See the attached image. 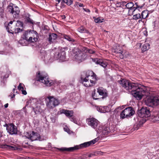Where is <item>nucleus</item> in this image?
<instances>
[{"label":"nucleus","mask_w":159,"mask_h":159,"mask_svg":"<svg viewBox=\"0 0 159 159\" xmlns=\"http://www.w3.org/2000/svg\"><path fill=\"white\" fill-rule=\"evenodd\" d=\"M118 82L124 89L127 90H131V94L137 100H140L144 96L148 97L150 93L145 87L137 83L131 82L129 80L125 79H121L117 81Z\"/></svg>","instance_id":"obj_1"},{"label":"nucleus","mask_w":159,"mask_h":159,"mask_svg":"<svg viewBox=\"0 0 159 159\" xmlns=\"http://www.w3.org/2000/svg\"><path fill=\"white\" fill-rule=\"evenodd\" d=\"M81 79L83 85L86 87H90L94 85L96 83V75L92 71L84 72Z\"/></svg>","instance_id":"obj_2"},{"label":"nucleus","mask_w":159,"mask_h":159,"mask_svg":"<svg viewBox=\"0 0 159 159\" xmlns=\"http://www.w3.org/2000/svg\"><path fill=\"white\" fill-rule=\"evenodd\" d=\"M96 142V139H95L90 141L82 143L79 145L75 146L74 147L69 148H57V149L61 151H67L69 152H72L75 150L80 149L82 148L88 147L91 145L94 144Z\"/></svg>","instance_id":"obj_3"},{"label":"nucleus","mask_w":159,"mask_h":159,"mask_svg":"<svg viewBox=\"0 0 159 159\" xmlns=\"http://www.w3.org/2000/svg\"><path fill=\"white\" fill-rule=\"evenodd\" d=\"M73 51L75 54L74 56V58L76 61L79 62L84 61L87 57L86 54L79 49L74 48Z\"/></svg>","instance_id":"obj_4"},{"label":"nucleus","mask_w":159,"mask_h":159,"mask_svg":"<svg viewBox=\"0 0 159 159\" xmlns=\"http://www.w3.org/2000/svg\"><path fill=\"white\" fill-rule=\"evenodd\" d=\"M45 100L46 105L50 109L57 106L59 103V101L53 96H48L45 98Z\"/></svg>","instance_id":"obj_5"},{"label":"nucleus","mask_w":159,"mask_h":159,"mask_svg":"<svg viewBox=\"0 0 159 159\" xmlns=\"http://www.w3.org/2000/svg\"><path fill=\"white\" fill-rule=\"evenodd\" d=\"M135 111L132 107H129L122 111L120 114V117L122 119L129 117L133 115Z\"/></svg>","instance_id":"obj_6"},{"label":"nucleus","mask_w":159,"mask_h":159,"mask_svg":"<svg viewBox=\"0 0 159 159\" xmlns=\"http://www.w3.org/2000/svg\"><path fill=\"white\" fill-rule=\"evenodd\" d=\"M146 104L148 106L153 107L159 105V96L150 97L145 100Z\"/></svg>","instance_id":"obj_7"},{"label":"nucleus","mask_w":159,"mask_h":159,"mask_svg":"<svg viewBox=\"0 0 159 159\" xmlns=\"http://www.w3.org/2000/svg\"><path fill=\"white\" fill-rule=\"evenodd\" d=\"M137 114L141 118L148 117L151 115L149 108L146 107H143L140 110H139Z\"/></svg>","instance_id":"obj_8"},{"label":"nucleus","mask_w":159,"mask_h":159,"mask_svg":"<svg viewBox=\"0 0 159 159\" xmlns=\"http://www.w3.org/2000/svg\"><path fill=\"white\" fill-rule=\"evenodd\" d=\"M8 11L11 13L14 18H17L19 14L20 11L17 6H13L12 3H10L7 8Z\"/></svg>","instance_id":"obj_9"},{"label":"nucleus","mask_w":159,"mask_h":159,"mask_svg":"<svg viewBox=\"0 0 159 159\" xmlns=\"http://www.w3.org/2000/svg\"><path fill=\"white\" fill-rule=\"evenodd\" d=\"M37 76L39 78L38 80L44 84L46 86H50L52 85V83L50 82L47 76L41 75L39 72L37 75Z\"/></svg>","instance_id":"obj_10"},{"label":"nucleus","mask_w":159,"mask_h":159,"mask_svg":"<svg viewBox=\"0 0 159 159\" xmlns=\"http://www.w3.org/2000/svg\"><path fill=\"white\" fill-rule=\"evenodd\" d=\"M3 126L6 127V130L9 134L11 135L17 134V127L13 123L6 124Z\"/></svg>","instance_id":"obj_11"},{"label":"nucleus","mask_w":159,"mask_h":159,"mask_svg":"<svg viewBox=\"0 0 159 159\" xmlns=\"http://www.w3.org/2000/svg\"><path fill=\"white\" fill-rule=\"evenodd\" d=\"M25 136L32 141L36 140L42 141L43 140L41 138L39 134L36 132L35 133L34 131H32V133L27 132Z\"/></svg>","instance_id":"obj_12"},{"label":"nucleus","mask_w":159,"mask_h":159,"mask_svg":"<svg viewBox=\"0 0 159 159\" xmlns=\"http://www.w3.org/2000/svg\"><path fill=\"white\" fill-rule=\"evenodd\" d=\"M54 59H60L61 60L64 59L66 57L65 52L63 50L56 49L54 54Z\"/></svg>","instance_id":"obj_13"},{"label":"nucleus","mask_w":159,"mask_h":159,"mask_svg":"<svg viewBox=\"0 0 159 159\" xmlns=\"http://www.w3.org/2000/svg\"><path fill=\"white\" fill-rule=\"evenodd\" d=\"M87 122L89 125L94 129L97 127L99 122L97 120L93 118L88 119Z\"/></svg>","instance_id":"obj_14"},{"label":"nucleus","mask_w":159,"mask_h":159,"mask_svg":"<svg viewBox=\"0 0 159 159\" xmlns=\"http://www.w3.org/2000/svg\"><path fill=\"white\" fill-rule=\"evenodd\" d=\"M92 61L96 64H99L104 68L106 67L107 65V62L102 59L96 58H92Z\"/></svg>","instance_id":"obj_15"},{"label":"nucleus","mask_w":159,"mask_h":159,"mask_svg":"<svg viewBox=\"0 0 159 159\" xmlns=\"http://www.w3.org/2000/svg\"><path fill=\"white\" fill-rule=\"evenodd\" d=\"M36 34V32L34 30H27L23 34V39L26 40H28L30 36H32L33 34Z\"/></svg>","instance_id":"obj_16"},{"label":"nucleus","mask_w":159,"mask_h":159,"mask_svg":"<svg viewBox=\"0 0 159 159\" xmlns=\"http://www.w3.org/2000/svg\"><path fill=\"white\" fill-rule=\"evenodd\" d=\"M30 15L29 13H25L24 14L25 18V23L28 24L29 25H34V21L31 19L30 18Z\"/></svg>","instance_id":"obj_17"},{"label":"nucleus","mask_w":159,"mask_h":159,"mask_svg":"<svg viewBox=\"0 0 159 159\" xmlns=\"http://www.w3.org/2000/svg\"><path fill=\"white\" fill-rule=\"evenodd\" d=\"M97 93H98V94L100 96H102V98H104L107 96V93L106 90L103 89L102 88H98L97 90Z\"/></svg>","instance_id":"obj_18"},{"label":"nucleus","mask_w":159,"mask_h":159,"mask_svg":"<svg viewBox=\"0 0 159 159\" xmlns=\"http://www.w3.org/2000/svg\"><path fill=\"white\" fill-rule=\"evenodd\" d=\"M57 38V35L56 34L52 33L49 35V37L48 38V40L50 43L53 42Z\"/></svg>","instance_id":"obj_19"},{"label":"nucleus","mask_w":159,"mask_h":159,"mask_svg":"<svg viewBox=\"0 0 159 159\" xmlns=\"http://www.w3.org/2000/svg\"><path fill=\"white\" fill-rule=\"evenodd\" d=\"M15 26L9 25V24H8V26L6 27L7 31L9 33L13 34L15 32Z\"/></svg>","instance_id":"obj_20"},{"label":"nucleus","mask_w":159,"mask_h":159,"mask_svg":"<svg viewBox=\"0 0 159 159\" xmlns=\"http://www.w3.org/2000/svg\"><path fill=\"white\" fill-rule=\"evenodd\" d=\"M62 112L65 114L66 116L68 117H72L73 115V111L67 110L63 109Z\"/></svg>","instance_id":"obj_21"},{"label":"nucleus","mask_w":159,"mask_h":159,"mask_svg":"<svg viewBox=\"0 0 159 159\" xmlns=\"http://www.w3.org/2000/svg\"><path fill=\"white\" fill-rule=\"evenodd\" d=\"M134 3L133 2H130L127 3L125 5L126 7L127 8L130 9L131 10H133V11H134L137 8V7H135L134 6Z\"/></svg>","instance_id":"obj_22"},{"label":"nucleus","mask_w":159,"mask_h":159,"mask_svg":"<svg viewBox=\"0 0 159 159\" xmlns=\"http://www.w3.org/2000/svg\"><path fill=\"white\" fill-rule=\"evenodd\" d=\"M56 2H58V4L61 1V3H64L66 4L67 5L70 6L72 4L73 1L72 0H55Z\"/></svg>","instance_id":"obj_23"},{"label":"nucleus","mask_w":159,"mask_h":159,"mask_svg":"<svg viewBox=\"0 0 159 159\" xmlns=\"http://www.w3.org/2000/svg\"><path fill=\"white\" fill-rule=\"evenodd\" d=\"M150 45L148 43H146L143 45L141 48L142 51L143 52L148 50L149 48Z\"/></svg>","instance_id":"obj_24"},{"label":"nucleus","mask_w":159,"mask_h":159,"mask_svg":"<svg viewBox=\"0 0 159 159\" xmlns=\"http://www.w3.org/2000/svg\"><path fill=\"white\" fill-rule=\"evenodd\" d=\"M1 148H7L12 150H15L16 148L14 146L8 145H2L1 146Z\"/></svg>","instance_id":"obj_25"},{"label":"nucleus","mask_w":159,"mask_h":159,"mask_svg":"<svg viewBox=\"0 0 159 159\" xmlns=\"http://www.w3.org/2000/svg\"><path fill=\"white\" fill-rule=\"evenodd\" d=\"M96 109L98 111L100 112L105 113L106 111V108L102 106H97L96 107Z\"/></svg>","instance_id":"obj_26"},{"label":"nucleus","mask_w":159,"mask_h":159,"mask_svg":"<svg viewBox=\"0 0 159 159\" xmlns=\"http://www.w3.org/2000/svg\"><path fill=\"white\" fill-rule=\"evenodd\" d=\"M62 36L63 38L71 42H74L75 41V40L71 38L69 35H68L65 34H63L62 35Z\"/></svg>","instance_id":"obj_27"},{"label":"nucleus","mask_w":159,"mask_h":159,"mask_svg":"<svg viewBox=\"0 0 159 159\" xmlns=\"http://www.w3.org/2000/svg\"><path fill=\"white\" fill-rule=\"evenodd\" d=\"M78 31L81 33H85L90 34V33L88 30L84 28L83 27H80L78 29Z\"/></svg>","instance_id":"obj_28"},{"label":"nucleus","mask_w":159,"mask_h":159,"mask_svg":"<svg viewBox=\"0 0 159 159\" xmlns=\"http://www.w3.org/2000/svg\"><path fill=\"white\" fill-rule=\"evenodd\" d=\"M95 89L94 92L92 94V96L93 99L95 100H97L100 98L99 97V94L98 95L97 93H95Z\"/></svg>","instance_id":"obj_29"},{"label":"nucleus","mask_w":159,"mask_h":159,"mask_svg":"<svg viewBox=\"0 0 159 159\" xmlns=\"http://www.w3.org/2000/svg\"><path fill=\"white\" fill-rule=\"evenodd\" d=\"M16 26L18 27H20L23 28V23L22 22L18 20L16 21Z\"/></svg>","instance_id":"obj_30"},{"label":"nucleus","mask_w":159,"mask_h":159,"mask_svg":"<svg viewBox=\"0 0 159 159\" xmlns=\"http://www.w3.org/2000/svg\"><path fill=\"white\" fill-rule=\"evenodd\" d=\"M104 19H101L100 18L98 17L94 19V21L95 22L97 23H99L103 21Z\"/></svg>","instance_id":"obj_31"},{"label":"nucleus","mask_w":159,"mask_h":159,"mask_svg":"<svg viewBox=\"0 0 159 159\" xmlns=\"http://www.w3.org/2000/svg\"><path fill=\"white\" fill-rule=\"evenodd\" d=\"M33 110L36 114H38L40 112V110L39 107H37L35 108H33Z\"/></svg>","instance_id":"obj_32"},{"label":"nucleus","mask_w":159,"mask_h":159,"mask_svg":"<svg viewBox=\"0 0 159 159\" xmlns=\"http://www.w3.org/2000/svg\"><path fill=\"white\" fill-rule=\"evenodd\" d=\"M125 107V105H123L122 106H119L117 107L115 110V112H118L119 110H121L122 109L124 108Z\"/></svg>","instance_id":"obj_33"},{"label":"nucleus","mask_w":159,"mask_h":159,"mask_svg":"<svg viewBox=\"0 0 159 159\" xmlns=\"http://www.w3.org/2000/svg\"><path fill=\"white\" fill-rule=\"evenodd\" d=\"M153 117L152 119L155 121H159V114L158 115L154 114L153 115Z\"/></svg>","instance_id":"obj_34"},{"label":"nucleus","mask_w":159,"mask_h":159,"mask_svg":"<svg viewBox=\"0 0 159 159\" xmlns=\"http://www.w3.org/2000/svg\"><path fill=\"white\" fill-rule=\"evenodd\" d=\"M109 128H106V129H104L102 131V133L104 134L107 135L108 132H109Z\"/></svg>","instance_id":"obj_35"},{"label":"nucleus","mask_w":159,"mask_h":159,"mask_svg":"<svg viewBox=\"0 0 159 159\" xmlns=\"http://www.w3.org/2000/svg\"><path fill=\"white\" fill-rule=\"evenodd\" d=\"M22 30H23L22 29H21L20 28L17 27V28H15V31L14 33H18L19 32L22 31Z\"/></svg>","instance_id":"obj_36"},{"label":"nucleus","mask_w":159,"mask_h":159,"mask_svg":"<svg viewBox=\"0 0 159 159\" xmlns=\"http://www.w3.org/2000/svg\"><path fill=\"white\" fill-rule=\"evenodd\" d=\"M134 18L135 19H138L141 17L140 14H137L136 15H134L133 16Z\"/></svg>","instance_id":"obj_37"},{"label":"nucleus","mask_w":159,"mask_h":159,"mask_svg":"<svg viewBox=\"0 0 159 159\" xmlns=\"http://www.w3.org/2000/svg\"><path fill=\"white\" fill-rule=\"evenodd\" d=\"M3 5L2 6V7H0V15H2L4 12V10L3 8Z\"/></svg>","instance_id":"obj_38"},{"label":"nucleus","mask_w":159,"mask_h":159,"mask_svg":"<svg viewBox=\"0 0 159 159\" xmlns=\"http://www.w3.org/2000/svg\"><path fill=\"white\" fill-rule=\"evenodd\" d=\"M33 37L34 36L33 35H32V36H30L28 39V40H26L29 42H33Z\"/></svg>","instance_id":"obj_39"},{"label":"nucleus","mask_w":159,"mask_h":159,"mask_svg":"<svg viewBox=\"0 0 159 159\" xmlns=\"http://www.w3.org/2000/svg\"><path fill=\"white\" fill-rule=\"evenodd\" d=\"M87 51H88L87 52L90 54H93L95 53L94 51L92 49H88V50Z\"/></svg>","instance_id":"obj_40"},{"label":"nucleus","mask_w":159,"mask_h":159,"mask_svg":"<svg viewBox=\"0 0 159 159\" xmlns=\"http://www.w3.org/2000/svg\"><path fill=\"white\" fill-rule=\"evenodd\" d=\"M22 84L20 83L18 86V89L19 90H22L24 89V88L21 86Z\"/></svg>","instance_id":"obj_41"},{"label":"nucleus","mask_w":159,"mask_h":159,"mask_svg":"<svg viewBox=\"0 0 159 159\" xmlns=\"http://www.w3.org/2000/svg\"><path fill=\"white\" fill-rule=\"evenodd\" d=\"M82 50L83 51H82V52H84L85 53V52H87V50H88V49H87L85 47H84L82 48Z\"/></svg>","instance_id":"obj_42"},{"label":"nucleus","mask_w":159,"mask_h":159,"mask_svg":"<svg viewBox=\"0 0 159 159\" xmlns=\"http://www.w3.org/2000/svg\"><path fill=\"white\" fill-rule=\"evenodd\" d=\"M115 52H117V53H119V54L123 53V51L120 49L119 50H116L115 51Z\"/></svg>","instance_id":"obj_43"},{"label":"nucleus","mask_w":159,"mask_h":159,"mask_svg":"<svg viewBox=\"0 0 159 159\" xmlns=\"http://www.w3.org/2000/svg\"><path fill=\"white\" fill-rule=\"evenodd\" d=\"M145 14V12H143L142 13L141 16H142V18L143 19H145L146 18V16L145 15L144 16V14Z\"/></svg>","instance_id":"obj_44"},{"label":"nucleus","mask_w":159,"mask_h":159,"mask_svg":"<svg viewBox=\"0 0 159 159\" xmlns=\"http://www.w3.org/2000/svg\"><path fill=\"white\" fill-rule=\"evenodd\" d=\"M140 121H141V124H143L145 122L146 120L143 118H141Z\"/></svg>","instance_id":"obj_45"},{"label":"nucleus","mask_w":159,"mask_h":159,"mask_svg":"<svg viewBox=\"0 0 159 159\" xmlns=\"http://www.w3.org/2000/svg\"><path fill=\"white\" fill-rule=\"evenodd\" d=\"M122 53H119V57L121 59H123L124 58V56Z\"/></svg>","instance_id":"obj_46"},{"label":"nucleus","mask_w":159,"mask_h":159,"mask_svg":"<svg viewBox=\"0 0 159 159\" xmlns=\"http://www.w3.org/2000/svg\"><path fill=\"white\" fill-rule=\"evenodd\" d=\"M21 91H22V93L24 95H25L27 94V92H26V91L25 90H24V89L23 90H21Z\"/></svg>","instance_id":"obj_47"},{"label":"nucleus","mask_w":159,"mask_h":159,"mask_svg":"<svg viewBox=\"0 0 159 159\" xmlns=\"http://www.w3.org/2000/svg\"><path fill=\"white\" fill-rule=\"evenodd\" d=\"M70 117V120L72 121H73L74 122H75V118H74L73 117V116L72 117Z\"/></svg>","instance_id":"obj_48"},{"label":"nucleus","mask_w":159,"mask_h":159,"mask_svg":"<svg viewBox=\"0 0 159 159\" xmlns=\"http://www.w3.org/2000/svg\"><path fill=\"white\" fill-rule=\"evenodd\" d=\"M84 11L87 12H90V10L89 9L86 8H83Z\"/></svg>","instance_id":"obj_49"},{"label":"nucleus","mask_w":159,"mask_h":159,"mask_svg":"<svg viewBox=\"0 0 159 159\" xmlns=\"http://www.w3.org/2000/svg\"><path fill=\"white\" fill-rule=\"evenodd\" d=\"M94 154H89L88 155V157H91L93 156H94Z\"/></svg>","instance_id":"obj_50"},{"label":"nucleus","mask_w":159,"mask_h":159,"mask_svg":"<svg viewBox=\"0 0 159 159\" xmlns=\"http://www.w3.org/2000/svg\"><path fill=\"white\" fill-rule=\"evenodd\" d=\"M33 40L32 42H36L37 41V38H36L35 37H34Z\"/></svg>","instance_id":"obj_51"},{"label":"nucleus","mask_w":159,"mask_h":159,"mask_svg":"<svg viewBox=\"0 0 159 159\" xmlns=\"http://www.w3.org/2000/svg\"><path fill=\"white\" fill-rule=\"evenodd\" d=\"M78 5L80 7H84V5L82 3H78Z\"/></svg>","instance_id":"obj_52"},{"label":"nucleus","mask_w":159,"mask_h":159,"mask_svg":"<svg viewBox=\"0 0 159 159\" xmlns=\"http://www.w3.org/2000/svg\"><path fill=\"white\" fill-rule=\"evenodd\" d=\"M8 103H6L4 105V107L5 108H6L8 107Z\"/></svg>","instance_id":"obj_53"},{"label":"nucleus","mask_w":159,"mask_h":159,"mask_svg":"<svg viewBox=\"0 0 159 159\" xmlns=\"http://www.w3.org/2000/svg\"><path fill=\"white\" fill-rule=\"evenodd\" d=\"M13 23V22L12 21H10L8 24H9V25H12V24Z\"/></svg>","instance_id":"obj_54"},{"label":"nucleus","mask_w":159,"mask_h":159,"mask_svg":"<svg viewBox=\"0 0 159 159\" xmlns=\"http://www.w3.org/2000/svg\"><path fill=\"white\" fill-rule=\"evenodd\" d=\"M134 126H135V125ZM134 130H137L138 129V128H137V127H134Z\"/></svg>","instance_id":"obj_55"},{"label":"nucleus","mask_w":159,"mask_h":159,"mask_svg":"<svg viewBox=\"0 0 159 159\" xmlns=\"http://www.w3.org/2000/svg\"><path fill=\"white\" fill-rule=\"evenodd\" d=\"M8 77V75H7V76H5L4 77V78H7Z\"/></svg>","instance_id":"obj_56"},{"label":"nucleus","mask_w":159,"mask_h":159,"mask_svg":"<svg viewBox=\"0 0 159 159\" xmlns=\"http://www.w3.org/2000/svg\"><path fill=\"white\" fill-rule=\"evenodd\" d=\"M102 153H102V152H100V153H98V154H101H101H102Z\"/></svg>","instance_id":"obj_57"},{"label":"nucleus","mask_w":159,"mask_h":159,"mask_svg":"<svg viewBox=\"0 0 159 159\" xmlns=\"http://www.w3.org/2000/svg\"><path fill=\"white\" fill-rule=\"evenodd\" d=\"M25 144H28V142H25Z\"/></svg>","instance_id":"obj_58"},{"label":"nucleus","mask_w":159,"mask_h":159,"mask_svg":"<svg viewBox=\"0 0 159 159\" xmlns=\"http://www.w3.org/2000/svg\"><path fill=\"white\" fill-rule=\"evenodd\" d=\"M135 5H136V6H138V5H137V3H135Z\"/></svg>","instance_id":"obj_59"},{"label":"nucleus","mask_w":159,"mask_h":159,"mask_svg":"<svg viewBox=\"0 0 159 159\" xmlns=\"http://www.w3.org/2000/svg\"><path fill=\"white\" fill-rule=\"evenodd\" d=\"M14 96H15V95H14H14H13V96H12V98H13V97H14Z\"/></svg>","instance_id":"obj_60"},{"label":"nucleus","mask_w":159,"mask_h":159,"mask_svg":"<svg viewBox=\"0 0 159 159\" xmlns=\"http://www.w3.org/2000/svg\"><path fill=\"white\" fill-rule=\"evenodd\" d=\"M139 44L140 45V46H141V44L140 43H139Z\"/></svg>","instance_id":"obj_61"},{"label":"nucleus","mask_w":159,"mask_h":159,"mask_svg":"<svg viewBox=\"0 0 159 159\" xmlns=\"http://www.w3.org/2000/svg\"><path fill=\"white\" fill-rule=\"evenodd\" d=\"M65 17H66L65 16H63V18H65Z\"/></svg>","instance_id":"obj_62"},{"label":"nucleus","mask_w":159,"mask_h":159,"mask_svg":"<svg viewBox=\"0 0 159 159\" xmlns=\"http://www.w3.org/2000/svg\"><path fill=\"white\" fill-rule=\"evenodd\" d=\"M104 31L105 32H107V31H106V30H104Z\"/></svg>","instance_id":"obj_63"},{"label":"nucleus","mask_w":159,"mask_h":159,"mask_svg":"<svg viewBox=\"0 0 159 159\" xmlns=\"http://www.w3.org/2000/svg\"><path fill=\"white\" fill-rule=\"evenodd\" d=\"M15 90V89H13V91H14V90Z\"/></svg>","instance_id":"obj_64"}]
</instances>
